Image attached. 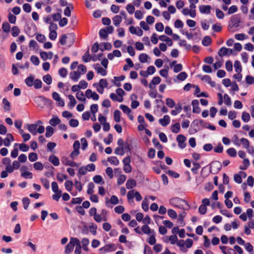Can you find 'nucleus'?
<instances>
[{"label": "nucleus", "mask_w": 254, "mask_h": 254, "mask_svg": "<svg viewBox=\"0 0 254 254\" xmlns=\"http://www.w3.org/2000/svg\"><path fill=\"white\" fill-rule=\"evenodd\" d=\"M170 203L171 205L175 207H177L183 209H186L184 207V204L187 206L188 208H190L189 203L185 200L177 197L171 198L170 199Z\"/></svg>", "instance_id": "f257e3e1"}, {"label": "nucleus", "mask_w": 254, "mask_h": 254, "mask_svg": "<svg viewBox=\"0 0 254 254\" xmlns=\"http://www.w3.org/2000/svg\"><path fill=\"white\" fill-rule=\"evenodd\" d=\"M37 27L33 23H31L27 25L25 30L27 35L30 37H33L37 33Z\"/></svg>", "instance_id": "f03ea898"}, {"label": "nucleus", "mask_w": 254, "mask_h": 254, "mask_svg": "<svg viewBox=\"0 0 254 254\" xmlns=\"http://www.w3.org/2000/svg\"><path fill=\"white\" fill-rule=\"evenodd\" d=\"M222 165L219 161H214L210 165V172L213 174H216L220 171Z\"/></svg>", "instance_id": "7ed1b4c3"}, {"label": "nucleus", "mask_w": 254, "mask_h": 254, "mask_svg": "<svg viewBox=\"0 0 254 254\" xmlns=\"http://www.w3.org/2000/svg\"><path fill=\"white\" fill-rule=\"evenodd\" d=\"M117 249V247L114 244H107L104 246L103 247L100 248L99 251L102 254H105L106 253L114 252Z\"/></svg>", "instance_id": "20e7f679"}, {"label": "nucleus", "mask_w": 254, "mask_h": 254, "mask_svg": "<svg viewBox=\"0 0 254 254\" xmlns=\"http://www.w3.org/2000/svg\"><path fill=\"white\" fill-rule=\"evenodd\" d=\"M241 18L238 15H235L231 17L229 27L232 28L233 27H238L241 22Z\"/></svg>", "instance_id": "39448f33"}, {"label": "nucleus", "mask_w": 254, "mask_h": 254, "mask_svg": "<svg viewBox=\"0 0 254 254\" xmlns=\"http://www.w3.org/2000/svg\"><path fill=\"white\" fill-rule=\"evenodd\" d=\"M177 141L178 142V146L181 149H184L186 146L185 142L187 138L183 135L179 134L177 137Z\"/></svg>", "instance_id": "423d86ee"}, {"label": "nucleus", "mask_w": 254, "mask_h": 254, "mask_svg": "<svg viewBox=\"0 0 254 254\" xmlns=\"http://www.w3.org/2000/svg\"><path fill=\"white\" fill-rule=\"evenodd\" d=\"M74 245L73 237L70 238L69 243L65 246L64 253L66 254H70L73 250Z\"/></svg>", "instance_id": "0eeeda50"}, {"label": "nucleus", "mask_w": 254, "mask_h": 254, "mask_svg": "<svg viewBox=\"0 0 254 254\" xmlns=\"http://www.w3.org/2000/svg\"><path fill=\"white\" fill-rule=\"evenodd\" d=\"M85 95L87 98H92L94 100H98L99 96L95 92H92L91 89H87L85 92Z\"/></svg>", "instance_id": "6e6552de"}, {"label": "nucleus", "mask_w": 254, "mask_h": 254, "mask_svg": "<svg viewBox=\"0 0 254 254\" xmlns=\"http://www.w3.org/2000/svg\"><path fill=\"white\" fill-rule=\"evenodd\" d=\"M39 100H41L42 102H44L45 104L47 106L52 105V100L42 96L35 98L34 101L35 102H37Z\"/></svg>", "instance_id": "1a4fd4ad"}, {"label": "nucleus", "mask_w": 254, "mask_h": 254, "mask_svg": "<svg viewBox=\"0 0 254 254\" xmlns=\"http://www.w3.org/2000/svg\"><path fill=\"white\" fill-rule=\"evenodd\" d=\"M192 106V112L194 113L199 114L200 112V109L199 107V102L197 100H192L191 103Z\"/></svg>", "instance_id": "9d476101"}, {"label": "nucleus", "mask_w": 254, "mask_h": 254, "mask_svg": "<svg viewBox=\"0 0 254 254\" xmlns=\"http://www.w3.org/2000/svg\"><path fill=\"white\" fill-rule=\"evenodd\" d=\"M81 73L79 71H74L69 73L70 78L74 81H77L80 78Z\"/></svg>", "instance_id": "9b49d317"}, {"label": "nucleus", "mask_w": 254, "mask_h": 254, "mask_svg": "<svg viewBox=\"0 0 254 254\" xmlns=\"http://www.w3.org/2000/svg\"><path fill=\"white\" fill-rule=\"evenodd\" d=\"M159 122L163 127H166L170 123V118L168 115H165L163 118L159 119Z\"/></svg>", "instance_id": "f8f14e48"}, {"label": "nucleus", "mask_w": 254, "mask_h": 254, "mask_svg": "<svg viewBox=\"0 0 254 254\" xmlns=\"http://www.w3.org/2000/svg\"><path fill=\"white\" fill-rule=\"evenodd\" d=\"M200 12L201 13H205V14H209L210 13V10L211 9V6L209 5H200L199 7Z\"/></svg>", "instance_id": "ddd939ff"}, {"label": "nucleus", "mask_w": 254, "mask_h": 254, "mask_svg": "<svg viewBox=\"0 0 254 254\" xmlns=\"http://www.w3.org/2000/svg\"><path fill=\"white\" fill-rule=\"evenodd\" d=\"M35 80V76L33 74H30L29 76L25 79V83L28 87H32L33 86L34 81Z\"/></svg>", "instance_id": "4468645a"}, {"label": "nucleus", "mask_w": 254, "mask_h": 254, "mask_svg": "<svg viewBox=\"0 0 254 254\" xmlns=\"http://www.w3.org/2000/svg\"><path fill=\"white\" fill-rule=\"evenodd\" d=\"M142 233L150 235L152 233H154L155 231L153 229H151L148 225H144L141 227Z\"/></svg>", "instance_id": "2eb2a0df"}, {"label": "nucleus", "mask_w": 254, "mask_h": 254, "mask_svg": "<svg viewBox=\"0 0 254 254\" xmlns=\"http://www.w3.org/2000/svg\"><path fill=\"white\" fill-rule=\"evenodd\" d=\"M159 39L160 41L167 42L169 46H172L173 45V42L172 40L170 38L164 35L160 36L159 37Z\"/></svg>", "instance_id": "dca6fc26"}, {"label": "nucleus", "mask_w": 254, "mask_h": 254, "mask_svg": "<svg viewBox=\"0 0 254 254\" xmlns=\"http://www.w3.org/2000/svg\"><path fill=\"white\" fill-rule=\"evenodd\" d=\"M27 129L31 132L33 135H36L37 134L36 129L37 128V125L34 124H28L27 125Z\"/></svg>", "instance_id": "f3484780"}, {"label": "nucleus", "mask_w": 254, "mask_h": 254, "mask_svg": "<svg viewBox=\"0 0 254 254\" xmlns=\"http://www.w3.org/2000/svg\"><path fill=\"white\" fill-rule=\"evenodd\" d=\"M60 123L61 120L57 116H54L49 121V124L53 127H55L57 125H59Z\"/></svg>", "instance_id": "a211bd4d"}, {"label": "nucleus", "mask_w": 254, "mask_h": 254, "mask_svg": "<svg viewBox=\"0 0 254 254\" xmlns=\"http://www.w3.org/2000/svg\"><path fill=\"white\" fill-rule=\"evenodd\" d=\"M95 69L97 70L98 73L101 74L102 76H105L107 74V71L106 69L100 66L99 64H96L95 65Z\"/></svg>", "instance_id": "6ab92c4d"}, {"label": "nucleus", "mask_w": 254, "mask_h": 254, "mask_svg": "<svg viewBox=\"0 0 254 254\" xmlns=\"http://www.w3.org/2000/svg\"><path fill=\"white\" fill-rule=\"evenodd\" d=\"M201 79L202 80H205L206 82L209 83V85L212 87H214L216 86L215 82L211 80V77L209 75H205L202 76Z\"/></svg>", "instance_id": "aec40b11"}, {"label": "nucleus", "mask_w": 254, "mask_h": 254, "mask_svg": "<svg viewBox=\"0 0 254 254\" xmlns=\"http://www.w3.org/2000/svg\"><path fill=\"white\" fill-rule=\"evenodd\" d=\"M186 213L185 211H182L180 214H179L178 218V222L179 223L181 226H184L185 225V223L184 221V218L186 216Z\"/></svg>", "instance_id": "412c9836"}, {"label": "nucleus", "mask_w": 254, "mask_h": 254, "mask_svg": "<svg viewBox=\"0 0 254 254\" xmlns=\"http://www.w3.org/2000/svg\"><path fill=\"white\" fill-rule=\"evenodd\" d=\"M136 186V181L132 179H128L126 183V187L127 189H131Z\"/></svg>", "instance_id": "4be33fe9"}, {"label": "nucleus", "mask_w": 254, "mask_h": 254, "mask_svg": "<svg viewBox=\"0 0 254 254\" xmlns=\"http://www.w3.org/2000/svg\"><path fill=\"white\" fill-rule=\"evenodd\" d=\"M49 161L55 166H58L60 164L59 158L55 155L50 156L49 158Z\"/></svg>", "instance_id": "5701e85b"}, {"label": "nucleus", "mask_w": 254, "mask_h": 254, "mask_svg": "<svg viewBox=\"0 0 254 254\" xmlns=\"http://www.w3.org/2000/svg\"><path fill=\"white\" fill-rule=\"evenodd\" d=\"M175 110H173L171 111V114L173 116H176L177 114L180 113L182 110L181 104L180 103H178L176 105H175Z\"/></svg>", "instance_id": "b1692460"}, {"label": "nucleus", "mask_w": 254, "mask_h": 254, "mask_svg": "<svg viewBox=\"0 0 254 254\" xmlns=\"http://www.w3.org/2000/svg\"><path fill=\"white\" fill-rule=\"evenodd\" d=\"M93 180L95 183L97 184L103 185L105 183L102 176L100 175H95L93 178Z\"/></svg>", "instance_id": "393cba45"}, {"label": "nucleus", "mask_w": 254, "mask_h": 254, "mask_svg": "<svg viewBox=\"0 0 254 254\" xmlns=\"http://www.w3.org/2000/svg\"><path fill=\"white\" fill-rule=\"evenodd\" d=\"M68 98L70 100V102L68 104V106L70 109L73 108L75 104H76V101L75 100L73 96L71 95H69L68 96Z\"/></svg>", "instance_id": "a878e982"}, {"label": "nucleus", "mask_w": 254, "mask_h": 254, "mask_svg": "<svg viewBox=\"0 0 254 254\" xmlns=\"http://www.w3.org/2000/svg\"><path fill=\"white\" fill-rule=\"evenodd\" d=\"M218 54L221 57L228 55V48H227L224 47L221 48L218 52Z\"/></svg>", "instance_id": "bb28decb"}, {"label": "nucleus", "mask_w": 254, "mask_h": 254, "mask_svg": "<svg viewBox=\"0 0 254 254\" xmlns=\"http://www.w3.org/2000/svg\"><path fill=\"white\" fill-rule=\"evenodd\" d=\"M122 17L120 15H116L114 18H113L114 24L116 27H118L120 25V23L122 22Z\"/></svg>", "instance_id": "cd10ccee"}, {"label": "nucleus", "mask_w": 254, "mask_h": 254, "mask_svg": "<svg viewBox=\"0 0 254 254\" xmlns=\"http://www.w3.org/2000/svg\"><path fill=\"white\" fill-rule=\"evenodd\" d=\"M108 161L111 164L114 165H118L119 164V160L116 156H111L108 157Z\"/></svg>", "instance_id": "c85d7f7f"}, {"label": "nucleus", "mask_w": 254, "mask_h": 254, "mask_svg": "<svg viewBox=\"0 0 254 254\" xmlns=\"http://www.w3.org/2000/svg\"><path fill=\"white\" fill-rule=\"evenodd\" d=\"M121 112L118 110H116L114 113V121L117 123L121 122Z\"/></svg>", "instance_id": "c756f323"}, {"label": "nucleus", "mask_w": 254, "mask_h": 254, "mask_svg": "<svg viewBox=\"0 0 254 254\" xmlns=\"http://www.w3.org/2000/svg\"><path fill=\"white\" fill-rule=\"evenodd\" d=\"M54 133V129L51 126H47L46 128L45 136L47 137H50Z\"/></svg>", "instance_id": "7c9ffc66"}, {"label": "nucleus", "mask_w": 254, "mask_h": 254, "mask_svg": "<svg viewBox=\"0 0 254 254\" xmlns=\"http://www.w3.org/2000/svg\"><path fill=\"white\" fill-rule=\"evenodd\" d=\"M17 145H19V149L23 152H27L28 151L29 149V146L28 145L24 143H15L14 145L15 146Z\"/></svg>", "instance_id": "2f4dec72"}, {"label": "nucleus", "mask_w": 254, "mask_h": 254, "mask_svg": "<svg viewBox=\"0 0 254 254\" xmlns=\"http://www.w3.org/2000/svg\"><path fill=\"white\" fill-rule=\"evenodd\" d=\"M171 130L173 132L177 133L180 130V125L179 123H176L171 127Z\"/></svg>", "instance_id": "473e14b6"}, {"label": "nucleus", "mask_w": 254, "mask_h": 254, "mask_svg": "<svg viewBox=\"0 0 254 254\" xmlns=\"http://www.w3.org/2000/svg\"><path fill=\"white\" fill-rule=\"evenodd\" d=\"M150 235V237L147 240V242L151 245H153L155 244L156 242V240L155 238L156 233L154 232V233H152Z\"/></svg>", "instance_id": "72a5a7b5"}, {"label": "nucleus", "mask_w": 254, "mask_h": 254, "mask_svg": "<svg viewBox=\"0 0 254 254\" xmlns=\"http://www.w3.org/2000/svg\"><path fill=\"white\" fill-rule=\"evenodd\" d=\"M99 34L101 38L106 39L108 38V32L105 28H103L100 30Z\"/></svg>", "instance_id": "f704fd0d"}, {"label": "nucleus", "mask_w": 254, "mask_h": 254, "mask_svg": "<svg viewBox=\"0 0 254 254\" xmlns=\"http://www.w3.org/2000/svg\"><path fill=\"white\" fill-rule=\"evenodd\" d=\"M120 108L125 114H126L127 115L129 114V113H132L131 110L126 105L123 104L121 105L120 106Z\"/></svg>", "instance_id": "c9c22d12"}, {"label": "nucleus", "mask_w": 254, "mask_h": 254, "mask_svg": "<svg viewBox=\"0 0 254 254\" xmlns=\"http://www.w3.org/2000/svg\"><path fill=\"white\" fill-rule=\"evenodd\" d=\"M192 164L193 167L191 170L194 174H196L198 173V169L200 168V165L197 162H193Z\"/></svg>", "instance_id": "e433bc0d"}, {"label": "nucleus", "mask_w": 254, "mask_h": 254, "mask_svg": "<svg viewBox=\"0 0 254 254\" xmlns=\"http://www.w3.org/2000/svg\"><path fill=\"white\" fill-rule=\"evenodd\" d=\"M67 39L69 43V46L72 45L75 41V35L73 33H69L67 34Z\"/></svg>", "instance_id": "4c0bfd02"}, {"label": "nucleus", "mask_w": 254, "mask_h": 254, "mask_svg": "<svg viewBox=\"0 0 254 254\" xmlns=\"http://www.w3.org/2000/svg\"><path fill=\"white\" fill-rule=\"evenodd\" d=\"M243 166H240L239 169L242 170H245L250 166V163L248 159L245 158L243 160Z\"/></svg>", "instance_id": "58836bf2"}, {"label": "nucleus", "mask_w": 254, "mask_h": 254, "mask_svg": "<svg viewBox=\"0 0 254 254\" xmlns=\"http://www.w3.org/2000/svg\"><path fill=\"white\" fill-rule=\"evenodd\" d=\"M81 243L82 245V248L83 250L85 251H88V248L87 247V246L89 245V241L87 238H83L81 241Z\"/></svg>", "instance_id": "ea45409f"}, {"label": "nucleus", "mask_w": 254, "mask_h": 254, "mask_svg": "<svg viewBox=\"0 0 254 254\" xmlns=\"http://www.w3.org/2000/svg\"><path fill=\"white\" fill-rule=\"evenodd\" d=\"M166 104L169 108H172L176 105L175 102L172 98H168L166 100Z\"/></svg>", "instance_id": "a19ab883"}, {"label": "nucleus", "mask_w": 254, "mask_h": 254, "mask_svg": "<svg viewBox=\"0 0 254 254\" xmlns=\"http://www.w3.org/2000/svg\"><path fill=\"white\" fill-rule=\"evenodd\" d=\"M149 201L147 198H144L142 202L141 207L145 211H147L149 210Z\"/></svg>", "instance_id": "79ce46f5"}, {"label": "nucleus", "mask_w": 254, "mask_h": 254, "mask_svg": "<svg viewBox=\"0 0 254 254\" xmlns=\"http://www.w3.org/2000/svg\"><path fill=\"white\" fill-rule=\"evenodd\" d=\"M2 103L4 105V109L7 111H10V102L6 98H3L2 99Z\"/></svg>", "instance_id": "37998d69"}, {"label": "nucleus", "mask_w": 254, "mask_h": 254, "mask_svg": "<svg viewBox=\"0 0 254 254\" xmlns=\"http://www.w3.org/2000/svg\"><path fill=\"white\" fill-rule=\"evenodd\" d=\"M211 43V39L209 36H205L202 41V44L204 46H209Z\"/></svg>", "instance_id": "c03bdc74"}, {"label": "nucleus", "mask_w": 254, "mask_h": 254, "mask_svg": "<svg viewBox=\"0 0 254 254\" xmlns=\"http://www.w3.org/2000/svg\"><path fill=\"white\" fill-rule=\"evenodd\" d=\"M63 163L65 165L69 166L71 167H76L77 166L76 163L73 161H71L68 160L67 158H65L63 161Z\"/></svg>", "instance_id": "a18cd8bd"}, {"label": "nucleus", "mask_w": 254, "mask_h": 254, "mask_svg": "<svg viewBox=\"0 0 254 254\" xmlns=\"http://www.w3.org/2000/svg\"><path fill=\"white\" fill-rule=\"evenodd\" d=\"M2 29L3 32L8 33L10 31V25L7 22H4L2 23Z\"/></svg>", "instance_id": "49530a36"}, {"label": "nucleus", "mask_w": 254, "mask_h": 254, "mask_svg": "<svg viewBox=\"0 0 254 254\" xmlns=\"http://www.w3.org/2000/svg\"><path fill=\"white\" fill-rule=\"evenodd\" d=\"M33 86L36 89H40L42 86V82L40 79H36L34 80Z\"/></svg>", "instance_id": "de8ad7c7"}, {"label": "nucleus", "mask_w": 254, "mask_h": 254, "mask_svg": "<svg viewBox=\"0 0 254 254\" xmlns=\"http://www.w3.org/2000/svg\"><path fill=\"white\" fill-rule=\"evenodd\" d=\"M234 67L236 72H241L242 68L240 62L236 61L234 63Z\"/></svg>", "instance_id": "09e8293b"}, {"label": "nucleus", "mask_w": 254, "mask_h": 254, "mask_svg": "<svg viewBox=\"0 0 254 254\" xmlns=\"http://www.w3.org/2000/svg\"><path fill=\"white\" fill-rule=\"evenodd\" d=\"M250 115L249 113L244 112L242 113V119L245 123H248L250 120Z\"/></svg>", "instance_id": "8fccbe9b"}, {"label": "nucleus", "mask_w": 254, "mask_h": 254, "mask_svg": "<svg viewBox=\"0 0 254 254\" xmlns=\"http://www.w3.org/2000/svg\"><path fill=\"white\" fill-rule=\"evenodd\" d=\"M227 153L232 157H235L237 155L236 150L234 148H230L227 150Z\"/></svg>", "instance_id": "3c124183"}, {"label": "nucleus", "mask_w": 254, "mask_h": 254, "mask_svg": "<svg viewBox=\"0 0 254 254\" xmlns=\"http://www.w3.org/2000/svg\"><path fill=\"white\" fill-rule=\"evenodd\" d=\"M64 186L66 190L68 191H70L72 189L73 183L71 181H66L64 183Z\"/></svg>", "instance_id": "603ef678"}, {"label": "nucleus", "mask_w": 254, "mask_h": 254, "mask_svg": "<svg viewBox=\"0 0 254 254\" xmlns=\"http://www.w3.org/2000/svg\"><path fill=\"white\" fill-rule=\"evenodd\" d=\"M95 186L92 182H90L88 184V189L87 190V193L91 194L94 192V188Z\"/></svg>", "instance_id": "864d4df0"}, {"label": "nucleus", "mask_w": 254, "mask_h": 254, "mask_svg": "<svg viewBox=\"0 0 254 254\" xmlns=\"http://www.w3.org/2000/svg\"><path fill=\"white\" fill-rule=\"evenodd\" d=\"M199 120H195L192 123V126L196 127V128L194 129L195 132H197V130H199L202 129V127H200Z\"/></svg>", "instance_id": "5fc2aeb1"}, {"label": "nucleus", "mask_w": 254, "mask_h": 254, "mask_svg": "<svg viewBox=\"0 0 254 254\" xmlns=\"http://www.w3.org/2000/svg\"><path fill=\"white\" fill-rule=\"evenodd\" d=\"M20 33V29L17 26H13L11 29V35L13 37H16Z\"/></svg>", "instance_id": "6e6d98bb"}, {"label": "nucleus", "mask_w": 254, "mask_h": 254, "mask_svg": "<svg viewBox=\"0 0 254 254\" xmlns=\"http://www.w3.org/2000/svg\"><path fill=\"white\" fill-rule=\"evenodd\" d=\"M188 77V74L185 71L180 72L179 74H178L177 77V78L181 81L185 80Z\"/></svg>", "instance_id": "4d7b16f0"}, {"label": "nucleus", "mask_w": 254, "mask_h": 254, "mask_svg": "<svg viewBox=\"0 0 254 254\" xmlns=\"http://www.w3.org/2000/svg\"><path fill=\"white\" fill-rule=\"evenodd\" d=\"M224 103L228 106H230L232 105L231 99L227 94L224 95Z\"/></svg>", "instance_id": "13d9d810"}, {"label": "nucleus", "mask_w": 254, "mask_h": 254, "mask_svg": "<svg viewBox=\"0 0 254 254\" xmlns=\"http://www.w3.org/2000/svg\"><path fill=\"white\" fill-rule=\"evenodd\" d=\"M34 168L36 170L41 171L44 168L43 164L40 162H36L33 165Z\"/></svg>", "instance_id": "bf43d9fd"}, {"label": "nucleus", "mask_w": 254, "mask_h": 254, "mask_svg": "<svg viewBox=\"0 0 254 254\" xmlns=\"http://www.w3.org/2000/svg\"><path fill=\"white\" fill-rule=\"evenodd\" d=\"M82 60L86 63L89 62L91 59V57L89 54V51H87L84 55L82 56Z\"/></svg>", "instance_id": "052dcab7"}, {"label": "nucleus", "mask_w": 254, "mask_h": 254, "mask_svg": "<svg viewBox=\"0 0 254 254\" xmlns=\"http://www.w3.org/2000/svg\"><path fill=\"white\" fill-rule=\"evenodd\" d=\"M31 62L35 65H38L40 64V61L39 58L34 55H32L30 57Z\"/></svg>", "instance_id": "680f3d73"}, {"label": "nucleus", "mask_w": 254, "mask_h": 254, "mask_svg": "<svg viewBox=\"0 0 254 254\" xmlns=\"http://www.w3.org/2000/svg\"><path fill=\"white\" fill-rule=\"evenodd\" d=\"M43 81L48 84H51L52 82V78L50 74H47L43 77Z\"/></svg>", "instance_id": "e2e57ef3"}, {"label": "nucleus", "mask_w": 254, "mask_h": 254, "mask_svg": "<svg viewBox=\"0 0 254 254\" xmlns=\"http://www.w3.org/2000/svg\"><path fill=\"white\" fill-rule=\"evenodd\" d=\"M148 56L146 54H141L139 56V60L141 63H144L147 62Z\"/></svg>", "instance_id": "0e129e2a"}, {"label": "nucleus", "mask_w": 254, "mask_h": 254, "mask_svg": "<svg viewBox=\"0 0 254 254\" xmlns=\"http://www.w3.org/2000/svg\"><path fill=\"white\" fill-rule=\"evenodd\" d=\"M29 160L31 162H34L38 159V156L36 153L31 152L28 155Z\"/></svg>", "instance_id": "69168bd1"}, {"label": "nucleus", "mask_w": 254, "mask_h": 254, "mask_svg": "<svg viewBox=\"0 0 254 254\" xmlns=\"http://www.w3.org/2000/svg\"><path fill=\"white\" fill-rule=\"evenodd\" d=\"M246 82L249 85L254 84V77L250 75H247L246 77Z\"/></svg>", "instance_id": "338daca9"}, {"label": "nucleus", "mask_w": 254, "mask_h": 254, "mask_svg": "<svg viewBox=\"0 0 254 254\" xmlns=\"http://www.w3.org/2000/svg\"><path fill=\"white\" fill-rule=\"evenodd\" d=\"M59 73L61 77H65L67 75V70L65 68L62 67L59 69Z\"/></svg>", "instance_id": "774afa93"}]
</instances>
